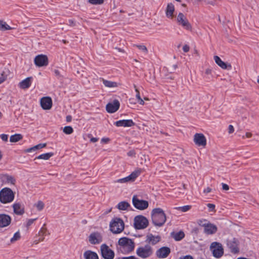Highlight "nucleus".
Masks as SVG:
<instances>
[{
    "label": "nucleus",
    "mask_w": 259,
    "mask_h": 259,
    "mask_svg": "<svg viewBox=\"0 0 259 259\" xmlns=\"http://www.w3.org/2000/svg\"><path fill=\"white\" fill-rule=\"evenodd\" d=\"M153 224L158 227L162 226L166 222V217L164 211L161 208H155L151 212Z\"/></svg>",
    "instance_id": "obj_1"
},
{
    "label": "nucleus",
    "mask_w": 259,
    "mask_h": 259,
    "mask_svg": "<svg viewBox=\"0 0 259 259\" xmlns=\"http://www.w3.org/2000/svg\"><path fill=\"white\" fill-rule=\"evenodd\" d=\"M118 249L123 254H127L133 251L135 248V243L131 239L124 237L118 240Z\"/></svg>",
    "instance_id": "obj_2"
},
{
    "label": "nucleus",
    "mask_w": 259,
    "mask_h": 259,
    "mask_svg": "<svg viewBox=\"0 0 259 259\" xmlns=\"http://www.w3.org/2000/svg\"><path fill=\"white\" fill-rule=\"evenodd\" d=\"M109 227L110 230L113 234H119L123 230L124 223L121 219L114 218L110 223Z\"/></svg>",
    "instance_id": "obj_3"
},
{
    "label": "nucleus",
    "mask_w": 259,
    "mask_h": 259,
    "mask_svg": "<svg viewBox=\"0 0 259 259\" xmlns=\"http://www.w3.org/2000/svg\"><path fill=\"white\" fill-rule=\"evenodd\" d=\"M14 192L9 188H4L0 191V202L2 203L12 202L14 199Z\"/></svg>",
    "instance_id": "obj_4"
},
{
    "label": "nucleus",
    "mask_w": 259,
    "mask_h": 259,
    "mask_svg": "<svg viewBox=\"0 0 259 259\" xmlns=\"http://www.w3.org/2000/svg\"><path fill=\"white\" fill-rule=\"evenodd\" d=\"M153 253V248L149 244H146L144 246H140L136 250L137 255L143 259L150 257Z\"/></svg>",
    "instance_id": "obj_5"
},
{
    "label": "nucleus",
    "mask_w": 259,
    "mask_h": 259,
    "mask_svg": "<svg viewBox=\"0 0 259 259\" xmlns=\"http://www.w3.org/2000/svg\"><path fill=\"white\" fill-rule=\"evenodd\" d=\"M134 226L136 229L141 230L147 228L149 224L148 219L143 215H137L134 218Z\"/></svg>",
    "instance_id": "obj_6"
},
{
    "label": "nucleus",
    "mask_w": 259,
    "mask_h": 259,
    "mask_svg": "<svg viewBox=\"0 0 259 259\" xmlns=\"http://www.w3.org/2000/svg\"><path fill=\"white\" fill-rule=\"evenodd\" d=\"M210 250L212 255L216 258H220L224 254V249L221 243L213 242L210 245Z\"/></svg>",
    "instance_id": "obj_7"
},
{
    "label": "nucleus",
    "mask_w": 259,
    "mask_h": 259,
    "mask_svg": "<svg viewBox=\"0 0 259 259\" xmlns=\"http://www.w3.org/2000/svg\"><path fill=\"white\" fill-rule=\"evenodd\" d=\"M226 244L231 253L236 254L239 252V241L237 238L233 237L227 239Z\"/></svg>",
    "instance_id": "obj_8"
},
{
    "label": "nucleus",
    "mask_w": 259,
    "mask_h": 259,
    "mask_svg": "<svg viewBox=\"0 0 259 259\" xmlns=\"http://www.w3.org/2000/svg\"><path fill=\"white\" fill-rule=\"evenodd\" d=\"M133 205L139 210H144L148 208L149 203L146 200L139 199L136 195H134L132 199Z\"/></svg>",
    "instance_id": "obj_9"
},
{
    "label": "nucleus",
    "mask_w": 259,
    "mask_h": 259,
    "mask_svg": "<svg viewBox=\"0 0 259 259\" xmlns=\"http://www.w3.org/2000/svg\"><path fill=\"white\" fill-rule=\"evenodd\" d=\"M177 22L179 25L182 26L183 28L191 30L192 26L187 18L182 13H179L177 18Z\"/></svg>",
    "instance_id": "obj_10"
},
{
    "label": "nucleus",
    "mask_w": 259,
    "mask_h": 259,
    "mask_svg": "<svg viewBox=\"0 0 259 259\" xmlns=\"http://www.w3.org/2000/svg\"><path fill=\"white\" fill-rule=\"evenodd\" d=\"M101 252L102 256L104 259H113L114 257V251L106 244L101 246Z\"/></svg>",
    "instance_id": "obj_11"
},
{
    "label": "nucleus",
    "mask_w": 259,
    "mask_h": 259,
    "mask_svg": "<svg viewBox=\"0 0 259 259\" xmlns=\"http://www.w3.org/2000/svg\"><path fill=\"white\" fill-rule=\"evenodd\" d=\"M35 65L37 67L46 66L49 64L48 57L45 55H37L34 60Z\"/></svg>",
    "instance_id": "obj_12"
},
{
    "label": "nucleus",
    "mask_w": 259,
    "mask_h": 259,
    "mask_svg": "<svg viewBox=\"0 0 259 259\" xmlns=\"http://www.w3.org/2000/svg\"><path fill=\"white\" fill-rule=\"evenodd\" d=\"M89 241L92 244H98L102 241V236L100 233L94 232L89 236Z\"/></svg>",
    "instance_id": "obj_13"
},
{
    "label": "nucleus",
    "mask_w": 259,
    "mask_h": 259,
    "mask_svg": "<svg viewBox=\"0 0 259 259\" xmlns=\"http://www.w3.org/2000/svg\"><path fill=\"white\" fill-rule=\"evenodd\" d=\"M194 142L199 146L205 147L206 145V139L203 134L196 133L194 136Z\"/></svg>",
    "instance_id": "obj_14"
},
{
    "label": "nucleus",
    "mask_w": 259,
    "mask_h": 259,
    "mask_svg": "<svg viewBox=\"0 0 259 259\" xmlns=\"http://www.w3.org/2000/svg\"><path fill=\"white\" fill-rule=\"evenodd\" d=\"M170 253V249L167 246H163L156 251V255L158 258L167 257Z\"/></svg>",
    "instance_id": "obj_15"
},
{
    "label": "nucleus",
    "mask_w": 259,
    "mask_h": 259,
    "mask_svg": "<svg viewBox=\"0 0 259 259\" xmlns=\"http://www.w3.org/2000/svg\"><path fill=\"white\" fill-rule=\"evenodd\" d=\"M120 107L119 102L115 99L112 103H109L106 105L107 111L110 113H113L117 111Z\"/></svg>",
    "instance_id": "obj_16"
},
{
    "label": "nucleus",
    "mask_w": 259,
    "mask_h": 259,
    "mask_svg": "<svg viewBox=\"0 0 259 259\" xmlns=\"http://www.w3.org/2000/svg\"><path fill=\"white\" fill-rule=\"evenodd\" d=\"M12 222L11 217L7 214H0V228H4L10 225Z\"/></svg>",
    "instance_id": "obj_17"
},
{
    "label": "nucleus",
    "mask_w": 259,
    "mask_h": 259,
    "mask_svg": "<svg viewBox=\"0 0 259 259\" xmlns=\"http://www.w3.org/2000/svg\"><path fill=\"white\" fill-rule=\"evenodd\" d=\"M40 105L44 110H49L52 106V100L50 97H45L40 99Z\"/></svg>",
    "instance_id": "obj_18"
},
{
    "label": "nucleus",
    "mask_w": 259,
    "mask_h": 259,
    "mask_svg": "<svg viewBox=\"0 0 259 259\" xmlns=\"http://www.w3.org/2000/svg\"><path fill=\"white\" fill-rule=\"evenodd\" d=\"M116 126L131 127L135 125V123L132 119L119 120L115 122Z\"/></svg>",
    "instance_id": "obj_19"
},
{
    "label": "nucleus",
    "mask_w": 259,
    "mask_h": 259,
    "mask_svg": "<svg viewBox=\"0 0 259 259\" xmlns=\"http://www.w3.org/2000/svg\"><path fill=\"white\" fill-rule=\"evenodd\" d=\"M214 60L216 64L224 69L231 70L232 66L230 64H228L223 61L218 56H214Z\"/></svg>",
    "instance_id": "obj_20"
},
{
    "label": "nucleus",
    "mask_w": 259,
    "mask_h": 259,
    "mask_svg": "<svg viewBox=\"0 0 259 259\" xmlns=\"http://www.w3.org/2000/svg\"><path fill=\"white\" fill-rule=\"evenodd\" d=\"M161 240L160 236H154L152 234H149L146 236V242H148L152 245H154L158 243Z\"/></svg>",
    "instance_id": "obj_21"
},
{
    "label": "nucleus",
    "mask_w": 259,
    "mask_h": 259,
    "mask_svg": "<svg viewBox=\"0 0 259 259\" xmlns=\"http://www.w3.org/2000/svg\"><path fill=\"white\" fill-rule=\"evenodd\" d=\"M204 229V232L207 234H214L217 232L218 230L215 225L209 222L207 225H206Z\"/></svg>",
    "instance_id": "obj_22"
},
{
    "label": "nucleus",
    "mask_w": 259,
    "mask_h": 259,
    "mask_svg": "<svg viewBox=\"0 0 259 259\" xmlns=\"http://www.w3.org/2000/svg\"><path fill=\"white\" fill-rule=\"evenodd\" d=\"M32 80V77H28L19 82V87L22 89H28L31 85Z\"/></svg>",
    "instance_id": "obj_23"
},
{
    "label": "nucleus",
    "mask_w": 259,
    "mask_h": 259,
    "mask_svg": "<svg viewBox=\"0 0 259 259\" xmlns=\"http://www.w3.org/2000/svg\"><path fill=\"white\" fill-rule=\"evenodd\" d=\"M141 171L142 170L140 168L137 169L133 171L129 176L125 177L127 182L135 181L136 178L140 176Z\"/></svg>",
    "instance_id": "obj_24"
},
{
    "label": "nucleus",
    "mask_w": 259,
    "mask_h": 259,
    "mask_svg": "<svg viewBox=\"0 0 259 259\" xmlns=\"http://www.w3.org/2000/svg\"><path fill=\"white\" fill-rule=\"evenodd\" d=\"M14 212L17 215H22L24 213V208L22 207L19 202L15 203L13 205Z\"/></svg>",
    "instance_id": "obj_25"
},
{
    "label": "nucleus",
    "mask_w": 259,
    "mask_h": 259,
    "mask_svg": "<svg viewBox=\"0 0 259 259\" xmlns=\"http://www.w3.org/2000/svg\"><path fill=\"white\" fill-rule=\"evenodd\" d=\"M175 12V7L172 3H168L165 10L166 16L168 18H172Z\"/></svg>",
    "instance_id": "obj_26"
},
{
    "label": "nucleus",
    "mask_w": 259,
    "mask_h": 259,
    "mask_svg": "<svg viewBox=\"0 0 259 259\" xmlns=\"http://www.w3.org/2000/svg\"><path fill=\"white\" fill-rule=\"evenodd\" d=\"M83 256L85 259H99L97 253L90 250L84 252Z\"/></svg>",
    "instance_id": "obj_27"
},
{
    "label": "nucleus",
    "mask_w": 259,
    "mask_h": 259,
    "mask_svg": "<svg viewBox=\"0 0 259 259\" xmlns=\"http://www.w3.org/2000/svg\"><path fill=\"white\" fill-rule=\"evenodd\" d=\"M171 236L176 241H180L185 237V233L183 231H180L178 232H172L171 233Z\"/></svg>",
    "instance_id": "obj_28"
},
{
    "label": "nucleus",
    "mask_w": 259,
    "mask_h": 259,
    "mask_svg": "<svg viewBox=\"0 0 259 259\" xmlns=\"http://www.w3.org/2000/svg\"><path fill=\"white\" fill-rule=\"evenodd\" d=\"M47 229L42 228L38 232V240H35L34 241L33 243L34 244H37L39 242L42 241L45 237L44 236L46 235L47 233Z\"/></svg>",
    "instance_id": "obj_29"
},
{
    "label": "nucleus",
    "mask_w": 259,
    "mask_h": 259,
    "mask_svg": "<svg viewBox=\"0 0 259 259\" xmlns=\"http://www.w3.org/2000/svg\"><path fill=\"white\" fill-rule=\"evenodd\" d=\"M116 207L120 210H125L128 208L131 207L130 204L126 201H123L119 202Z\"/></svg>",
    "instance_id": "obj_30"
},
{
    "label": "nucleus",
    "mask_w": 259,
    "mask_h": 259,
    "mask_svg": "<svg viewBox=\"0 0 259 259\" xmlns=\"http://www.w3.org/2000/svg\"><path fill=\"white\" fill-rule=\"evenodd\" d=\"M47 144L44 143V144H39L37 145H35L32 147L26 149L24 150V152L26 153H29L31 152L32 151H35L37 150L40 149L42 148H44L46 146Z\"/></svg>",
    "instance_id": "obj_31"
},
{
    "label": "nucleus",
    "mask_w": 259,
    "mask_h": 259,
    "mask_svg": "<svg viewBox=\"0 0 259 259\" xmlns=\"http://www.w3.org/2000/svg\"><path fill=\"white\" fill-rule=\"evenodd\" d=\"M2 178L4 181H6L8 183H11L14 185L16 182L15 179L12 176L8 174H4L2 176Z\"/></svg>",
    "instance_id": "obj_32"
},
{
    "label": "nucleus",
    "mask_w": 259,
    "mask_h": 259,
    "mask_svg": "<svg viewBox=\"0 0 259 259\" xmlns=\"http://www.w3.org/2000/svg\"><path fill=\"white\" fill-rule=\"evenodd\" d=\"M54 154L53 152H49V153H44V154H40L39 156L36 157L34 158V160H35V159L48 160L52 156H53L54 155Z\"/></svg>",
    "instance_id": "obj_33"
},
{
    "label": "nucleus",
    "mask_w": 259,
    "mask_h": 259,
    "mask_svg": "<svg viewBox=\"0 0 259 259\" xmlns=\"http://www.w3.org/2000/svg\"><path fill=\"white\" fill-rule=\"evenodd\" d=\"M102 80L104 85L106 87L114 88L117 87L118 86L117 83L116 82L107 80L104 78H102Z\"/></svg>",
    "instance_id": "obj_34"
},
{
    "label": "nucleus",
    "mask_w": 259,
    "mask_h": 259,
    "mask_svg": "<svg viewBox=\"0 0 259 259\" xmlns=\"http://www.w3.org/2000/svg\"><path fill=\"white\" fill-rule=\"evenodd\" d=\"M22 138L23 136L21 134H16L15 135H12L10 137V141L12 143L17 142L22 140Z\"/></svg>",
    "instance_id": "obj_35"
},
{
    "label": "nucleus",
    "mask_w": 259,
    "mask_h": 259,
    "mask_svg": "<svg viewBox=\"0 0 259 259\" xmlns=\"http://www.w3.org/2000/svg\"><path fill=\"white\" fill-rule=\"evenodd\" d=\"M12 28L6 22L0 20V30L2 31L11 30Z\"/></svg>",
    "instance_id": "obj_36"
},
{
    "label": "nucleus",
    "mask_w": 259,
    "mask_h": 259,
    "mask_svg": "<svg viewBox=\"0 0 259 259\" xmlns=\"http://www.w3.org/2000/svg\"><path fill=\"white\" fill-rule=\"evenodd\" d=\"M20 238H21V235H20V232H19V231H17V232H16L14 234L13 237L11 239L10 242L11 243H13L19 240Z\"/></svg>",
    "instance_id": "obj_37"
},
{
    "label": "nucleus",
    "mask_w": 259,
    "mask_h": 259,
    "mask_svg": "<svg viewBox=\"0 0 259 259\" xmlns=\"http://www.w3.org/2000/svg\"><path fill=\"white\" fill-rule=\"evenodd\" d=\"M63 132L66 134L70 135L73 132V129L70 126H66L63 128Z\"/></svg>",
    "instance_id": "obj_38"
},
{
    "label": "nucleus",
    "mask_w": 259,
    "mask_h": 259,
    "mask_svg": "<svg viewBox=\"0 0 259 259\" xmlns=\"http://www.w3.org/2000/svg\"><path fill=\"white\" fill-rule=\"evenodd\" d=\"M35 206L38 210L40 211L44 208L45 204L41 201H38L35 204Z\"/></svg>",
    "instance_id": "obj_39"
},
{
    "label": "nucleus",
    "mask_w": 259,
    "mask_h": 259,
    "mask_svg": "<svg viewBox=\"0 0 259 259\" xmlns=\"http://www.w3.org/2000/svg\"><path fill=\"white\" fill-rule=\"evenodd\" d=\"M89 3L92 5H101L103 4L104 0H88Z\"/></svg>",
    "instance_id": "obj_40"
},
{
    "label": "nucleus",
    "mask_w": 259,
    "mask_h": 259,
    "mask_svg": "<svg viewBox=\"0 0 259 259\" xmlns=\"http://www.w3.org/2000/svg\"><path fill=\"white\" fill-rule=\"evenodd\" d=\"M135 46L137 47L139 50H141L143 52L145 53V54L148 53V50L145 46L136 45Z\"/></svg>",
    "instance_id": "obj_41"
},
{
    "label": "nucleus",
    "mask_w": 259,
    "mask_h": 259,
    "mask_svg": "<svg viewBox=\"0 0 259 259\" xmlns=\"http://www.w3.org/2000/svg\"><path fill=\"white\" fill-rule=\"evenodd\" d=\"M197 223L199 226L203 227L204 228L206 225L208 223V222L206 220H199L197 221Z\"/></svg>",
    "instance_id": "obj_42"
},
{
    "label": "nucleus",
    "mask_w": 259,
    "mask_h": 259,
    "mask_svg": "<svg viewBox=\"0 0 259 259\" xmlns=\"http://www.w3.org/2000/svg\"><path fill=\"white\" fill-rule=\"evenodd\" d=\"M211 73L212 70L211 69L207 68L205 70V74L207 75V76L206 77L207 79H209L211 78V77H212Z\"/></svg>",
    "instance_id": "obj_43"
},
{
    "label": "nucleus",
    "mask_w": 259,
    "mask_h": 259,
    "mask_svg": "<svg viewBox=\"0 0 259 259\" xmlns=\"http://www.w3.org/2000/svg\"><path fill=\"white\" fill-rule=\"evenodd\" d=\"M190 208V205H185L184 206L179 207V209L183 212H186L187 211L189 210Z\"/></svg>",
    "instance_id": "obj_44"
},
{
    "label": "nucleus",
    "mask_w": 259,
    "mask_h": 259,
    "mask_svg": "<svg viewBox=\"0 0 259 259\" xmlns=\"http://www.w3.org/2000/svg\"><path fill=\"white\" fill-rule=\"evenodd\" d=\"M207 206L209 208V211H215V205L212 203L207 204Z\"/></svg>",
    "instance_id": "obj_45"
},
{
    "label": "nucleus",
    "mask_w": 259,
    "mask_h": 259,
    "mask_svg": "<svg viewBox=\"0 0 259 259\" xmlns=\"http://www.w3.org/2000/svg\"><path fill=\"white\" fill-rule=\"evenodd\" d=\"M36 220V219L28 220L26 223V227L27 228H28L33 223L34 221H35Z\"/></svg>",
    "instance_id": "obj_46"
},
{
    "label": "nucleus",
    "mask_w": 259,
    "mask_h": 259,
    "mask_svg": "<svg viewBox=\"0 0 259 259\" xmlns=\"http://www.w3.org/2000/svg\"><path fill=\"white\" fill-rule=\"evenodd\" d=\"M0 137L3 141L7 142L8 140V135L6 134H1Z\"/></svg>",
    "instance_id": "obj_47"
},
{
    "label": "nucleus",
    "mask_w": 259,
    "mask_h": 259,
    "mask_svg": "<svg viewBox=\"0 0 259 259\" xmlns=\"http://www.w3.org/2000/svg\"><path fill=\"white\" fill-rule=\"evenodd\" d=\"M54 73H55V75L58 78V79H60L61 78H62V75H61L60 74V71L57 70V69H55L54 71Z\"/></svg>",
    "instance_id": "obj_48"
},
{
    "label": "nucleus",
    "mask_w": 259,
    "mask_h": 259,
    "mask_svg": "<svg viewBox=\"0 0 259 259\" xmlns=\"http://www.w3.org/2000/svg\"><path fill=\"white\" fill-rule=\"evenodd\" d=\"M134 88L135 89V91L137 93L136 98H137V100H138L141 99V98L140 97V92L138 90V89L137 88V87H136V85L135 84H134Z\"/></svg>",
    "instance_id": "obj_49"
},
{
    "label": "nucleus",
    "mask_w": 259,
    "mask_h": 259,
    "mask_svg": "<svg viewBox=\"0 0 259 259\" xmlns=\"http://www.w3.org/2000/svg\"><path fill=\"white\" fill-rule=\"evenodd\" d=\"M127 154L128 156L133 157V156H135L136 152L134 150H132L129 151L127 152Z\"/></svg>",
    "instance_id": "obj_50"
},
{
    "label": "nucleus",
    "mask_w": 259,
    "mask_h": 259,
    "mask_svg": "<svg viewBox=\"0 0 259 259\" xmlns=\"http://www.w3.org/2000/svg\"><path fill=\"white\" fill-rule=\"evenodd\" d=\"M115 182H116V183H126L127 181H126V178L125 177V178H122V179H118Z\"/></svg>",
    "instance_id": "obj_51"
},
{
    "label": "nucleus",
    "mask_w": 259,
    "mask_h": 259,
    "mask_svg": "<svg viewBox=\"0 0 259 259\" xmlns=\"http://www.w3.org/2000/svg\"><path fill=\"white\" fill-rule=\"evenodd\" d=\"M234 127L232 125H229V127H228V133L229 134H232L234 132Z\"/></svg>",
    "instance_id": "obj_52"
},
{
    "label": "nucleus",
    "mask_w": 259,
    "mask_h": 259,
    "mask_svg": "<svg viewBox=\"0 0 259 259\" xmlns=\"http://www.w3.org/2000/svg\"><path fill=\"white\" fill-rule=\"evenodd\" d=\"M189 49H190L189 46H188L187 45H184L183 47V50L185 53L189 52Z\"/></svg>",
    "instance_id": "obj_53"
},
{
    "label": "nucleus",
    "mask_w": 259,
    "mask_h": 259,
    "mask_svg": "<svg viewBox=\"0 0 259 259\" xmlns=\"http://www.w3.org/2000/svg\"><path fill=\"white\" fill-rule=\"evenodd\" d=\"M179 259H193V257L190 255H186L185 256L180 257Z\"/></svg>",
    "instance_id": "obj_54"
},
{
    "label": "nucleus",
    "mask_w": 259,
    "mask_h": 259,
    "mask_svg": "<svg viewBox=\"0 0 259 259\" xmlns=\"http://www.w3.org/2000/svg\"><path fill=\"white\" fill-rule=\"evenodd\" d=\"M222 188L224 190H228L229 189V186L225 183H222Z\"/></svg>",
    "instance_id": "obj_55"
},
{
    "label": "nucleus",
    "mask_w": 259,
    "mask_h": 259,
    "mask_svg": "<svg viewBox=\"0 0 259 259\" xmlns=\"http://www.w3.org/2000/svg\"><path fill=\"white\" fill-rule=\"evenodd\" d=\"M211 191V189L209 187H207L206 189H205L203 190V193L207 194V193L210 192Z\"/></svg>",
    "instance_id": "obj_56"
},
{
    "label": "nucleus",
    "mask_w": 259,
    "mask_h": 259,
    "mask_svg": "<svg viewBox=\"0 0 259 259\" xmlns=\"http://www.w3.org/2000/svg\"><path fill=\"white\" fill-rule=\"evenodd\" d=\"M110 141L109 138H104L101 139L102 142L104 143H107Z\"/></svg>",
    "instance_id": "obj_57"
},
{
    "label": "nucleus",
    "mask_w": 259,
    "mask_h": 259,
    "mask_svg": "<svg viewBox=\"0 0 259 259\" xmlns=\"http://www.w3.org/2000/svg\"><path fill=\"white\" fill-rule=\"evenodd\" d=\"M68 25L69 26H73L75 25V22L72 20H68Z\"/></svg>",
    "instance_id": "obj_58"
},
{
    "label": "nucleus",
    "mask_w": 259,
    "mask_h": 259,
    "mask_svg": "<svg viewBox=\"0 0 259 259\" xmlns=\"http://www.w3.org/2000/svg\"><path fill=\"white\" fill-rule=\"evenodd\" d=\"M121 259H135V256L132 255L130 256L121 257Z\"/></svg>",
    "instance_id": "obj_59"
},
{
    "label": "nucleus",
    "mask_w": 259,
    "mask_h": 259,
    "mask_svg": "<svg viewBox=\"0 0 259 259\" xmlns=\"http://www.w3.org/2000/svg\"><path fill=\"white\" fill-rule=\"evenodd\" d=\"M72 120V116L71 115H67L66 116V121L70 122Z\"/></svg>",
    "instance_id": "obj_60"
},
{
    "label": "nucleus",
    "mask_w": 259,
    "mask_h": 259,
    "mask_svg": "<svg viewBox=\"0 0 259 259\" xmlns=\"http://www.w3.org/2000/svg\"><path fill=\"white\" fill-rule=\"evenodd\" d=\"M2 77H0V84L3 83L6 79L4 76H3V75L2 74Z\"/></svg>",
    "instance_id": "obj_61"
},
{
    "label": "nucleus",
    "mask_w": 259,
    "mask_h": 259,
    "mask_svg": "<svg viewBox=\"0 0 259 259\" xmlns=\"http://www.w3.org/2000/svg\"><path fill=\"white\" fill-rule=\"evenodd\" d=\"M98 140V139L96 138H92L90 140L91 142H94V143L97 142Z\"/></svg>",
    "instance_id": "obj_62"
},
{
    "label": "nucleus",
    "mask_w": 259,
    "mask_h": 259,
    "mask_svg": "<svg viewBox=\"0 0 259 259\" xmlns=\"http://www.w3.org/2000/svg\"><path fill=\"white\" fill-rule=\"evenodd\" d=\"M138 102L141 105H144L145 103L144 101L142 100V98L138 100Z\"/></svg>",
    "instance_id": "obj_63"
},
{
    "label": "nucleus",
    "mask_w": 259,
    "mask_h": 259,
    "mask_svg": "<svg viewBox=\"0 0 259 259\" xmlns=\"http://www.w3.org/2000/svg\"><path fill=\"white\" fill-rule=\"evenodd\" d=\"M245 136L246 138H249L250 137H251L252 136V134L251 133H246V134H245Z\"/></svg>",
    "instance_id": "obj_64"
}]
</instances>
